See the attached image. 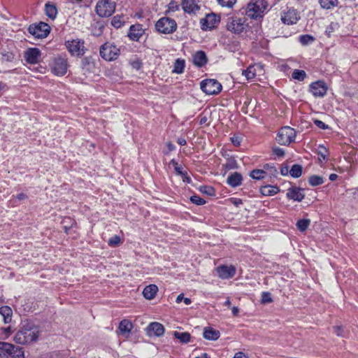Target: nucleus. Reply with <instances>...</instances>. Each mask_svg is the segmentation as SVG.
<instances>
[{
	"instance_id": "f257e3e1",
	"label": "nucleus",
	"mask_w": 358,
	"mask_h": 358,
	"mask_svg": "<svg viewBox=\"0 0 358 358\" xmlns=\"http://www.w3.org/2000/svg\"><path fill=\"white\" fill-rule=\"evenodd\" d=\"M40 334L41 331L37 325L31 321H24L15 334L14 341L20 345L29 344L36 341Z\"/></svg>"
},
{
	"instance_id": "f03ea898",
	"label": "nucleus",
	"mask_w": 358,
	"mask_h": 358,
	"mask_svg": "<svg viewBox=\"0 0 358 358\" xmlns=\"http://www.w3.org/2000/svg\"><path fill=\"white\" fill-rule=\"evenodd\" d=\"M267 6L268 3L266 0H255L247 5L245 14L252 19L262 18Z\"/></svg>"
},
{
	"instance_id": "7ed1b4c3",
	"label": "nucleus",
	"mask_w": 358,
	"mask_h": 358,
	"mask_svg": "<svg viewBox=\"0 0 358 358\" xmlns=\"http://www.w3.org/2000/svg\"><path fill=\"white\" fill-rule=\"evenodd\" d=\"M227 29L235 34H240L248 27L247 18L244 16L234 15L228 18Z\"/></svg>"
},
{
	"instance_id": "20e7f679",
	"label": "nucleus",
	"mask_w": 358,
	"mask_h": 358,
	"mask_svg": "<svg viewBox=\"0 0 358 358\" xmlns=\"http://www.w3.org/2000/svg\"><path fill=\"white\" fill-rule=\"evenodd\" d=\"M100 56L106 61L116 60L120 55V48L113 43L106 42L99 49Z\"/></svg>"
},
{
	"instance_id": "39448f33",
	"label": "nucleus",
	"mask_w": 358,
	"mask_h": 358,
	"mask_svg": "<svg viewBox=\"0 0 358 358\" xmlns=\"http://www.w3.org/2000/svg\"><path fill=\"white\" fill-rule=\"evenodd\" d=\"M115 8V3L111 0H99L95 6V12L100 17H108L114 13Z\"/></svg>"
},
{
	"instance_id": "423d86ee",
	"label": "nucleus",
	"mask_w": 358,
	"mask_h": 358,
	"mask_svg": "<svg viewBox=\"0 0 358 358\" xmlns=\"http://www.w3.org/2000/svg\"><path fill=\"white\" fill-rule=\"evenodd\" d=\"M178 27L175 20L168 17H163L157 20L155 28L159 33L164 34H172L176 31Z\"/></svg>"
},
{
	"instance_id": "0eeeda50",
	"label": "nucleus",
	"mask_w": 358,
	"mask_h": 358,
	"mask_svg": "<svg viewBox=\"0 0 358 358\" xmlns=\"http://www.w3.org/2000/svg\"><path fill=\"white\" fill-rule=\"evenodd\" d=\"M296 134V133L294 129L289 126L283 127L277 134L275 140L280 145H289L294 141Z\"/></svg>"
},
{
	"instance_id": "6e6552de",
	"label": "nucleus",
	"mask_w": 358,
	"mask_h": 358,
	"mask_svg": "<svg viewBox=\"0 0 358 358\" xmlns=\"http://www.w3.org/2000/svg\"><path fill=\"white\" fill-rule=\"evenodd\" d=\"M201 89L208 95L217 94L222 90V85L214 79H207L201 81Z\"/></svg>"
},
{
	"instance_id": "1a4fd4ad",
	"label": "nucleus",
	"mask_w": 358,
	"mask_h": 358,
	"mask_svg": "<svg viewBox=\"0 0 358 358\" xmlns=\"http://www.w3.org/2000/svg\"><path fill=\"white\" fill-rule=\"evenodd\" d=\"M220 22V16L214 13L207 14L200 20L201 28L203 31L211 30Z\"/></svg>"
},
{
	"instance_id": "9d476101",
	"label": "nucleus",
	"mask_w": 358,
	"mask_h": 358,
	"mask_svg": "<svg viewBox=\"0 0 358 358\" xmlns=\"http://www.w3.org/2000/svg\"><path fill=\"white\" fill-rule=\"evenodd\" d=\"M69 52L74 56H82L85 52L84 41L80 39L67 41L65 43Z\"/></svg>"
},
{
	"instance_id": "9b49d317",
	"label": "nucleus",
	"mask_w": 358,
	"mask_h": 358,
	"mask_svg": "<svg viewBox=\"0 0 358 358\" xmlns=\"http://www.w3.org/2000/svg\"><path fill=\"white\" fill-rule=\"evenodd\" d=\"M0 349L8 355V358H24V351L11 343L0 342Z\"/></svg>"
},
{
	"instance_id": "f8f14e48",
	"label": "nucleus",
	"mask_w": 358,
	"mask_h": 358,
	"mask_svg": "<svg viewBox=\"0 0 358 358\" xmlns=\"http://www.w3.org/2000/svg\"><path fill=\"white\" fill-rule=\"evenodd\" d=\"M50 26L45 22L30 25L29 27V33L38 38H45L50 33Z\"/></svg>"
},
{
	"instance_id": "ddd939ff",
	"label": "nucleus",
	"mask_w": 358,
	"mask_h": 358,
	"mask_svg": "<svg viewBox=\"0 0 358 358\" xmlns=\"http://www.w3.org/2000/svg\"><path fill=\"white\" fill-rule=\"evenodd\" d=\"M68 69L67 59L61 57H57L54 59L52 71L54 74L62 76L66 74Z\"/></svg>"
},
{
	"instance_id": "4468645a",
	"label": "nucleus",
	"mask_w": 358,
	"mask_h": 358,
	"mask_svg": "<svg viewBox=\"0 0 358 358\" xmlns=\"http://www.w3.org/2000/svg\"><path fill=\"white\" fill-rule=\"evenodd\" d=\"M310 92L315 97H323L327 92L328 87L324 81L318 80L310 85Z\"/></svg>"
},
{
	"instance_id": "2eb2a0df",
	"label": "nucleus",
	"mask_w": 358,
	"mask_h": 358,
	"mask_svg": "<svg viewBox=\"0 0 358 358\" xmlns=\"http://www.w3.org/2000/svg\"><path fill=\"white\" fill-rule=\"evenodd\" d=\"M299 18L300 17L298 12L293 8H289L286 12H284L281 16L282 22L287 24H296Z\"/></svg>"
},
{
	"instance_id": "dca6fc26",
	"label": "nucleus",
	"mask_w": 358,
	"mask_h": 358,
	"mask_svg": "<svg viewBox=\"0 0 358 358\" xmlns=\"http://www.w3.org/2000/svg\"><path fill=\"white\" fill-rule=\"evenodd\" d=\"M199 3V0H182V8L188 14L195 13L200 9Z\"/></svg>"
},
{
	"instance_id": "f3484780",
	"label": "nucleus",
	"mask_w": 358,
	"mask_h": 358,
	"mask_svg": "<svg viewBox=\"0 0 358 358\" xmlns=\"http://www.w3.org/2000/svg\"><path fill=\"white\" fill-rule=\"evenodd\" d=\"M26 61L29 64H36L41 59V51L38 48H29L24 52Z\"/></svg>"
},
{
	"instance_id": "a211bd4d",
	"label": "nucleus",
	"mask_w": 358,
	"mask_h": 358,
	"mask_svg": "<svg viewBox=\"0 0 358 358\" xmlns=\"http://www.w3.org/2000/svg\"><path fill=\"white\" fill-rule=\"evenodd\" d=\"M217 274L222 279H228L234 277L236 268L233 266H221L217 268Z\"/></svg>"
},
{
	"instance_id": "6ab92c4d",
	"label": "nucleus",
	"mask_w": 358,
	"mask_h": 358,
	"mask_svg": "<svg viewBox=\"0 0 358 358\" xmlns=\"http://www.w3.org/2000/svg\"><path fill=\"white\" fill-rule=\"evenodd\" d=\"M262 66L260 64L250 66L247 69L242 71V75L245 76L247 80L253 79L256 76H260Z\"/></svg>"
},
{
	"instance_id": "aec40b11",
	"label": "nucleus",
	"mask_w": 358,
	"mask_h": 358,
	"mask_svg": "<svg viewBox=\"0 0 358 358\" xmlns=\"http://www.w3.org/2000/svg\"><path fill=\"white\" fill-rule=\"evenodd\" d=\"M147 333L149 336H162L164 333L163 325L159 322H151L146 328Z\"/></svg>"
},
{
	"instance_id": "412c9836",
	"label": "nucleus",
	"mask_w": 358,
	"mask_h": 358,
	"mask_svg": "<svg viewBox=\"0 0 358 358\" xmlns=\"http://www.w3.org/2000/svg\"><path fill=\"white\" fill-rule=\"evenodd\" d=\"M287 196L289 199L301 201L303 199L305 195L303 193L302 189L296 187H292L287 189Z\"/></svg>"
},
{
	"instance_id": "4be33fe9",
	"label": "nucleus",
	"mask_w": 358,
	"mask_h": 358,
	"mask_svg": "<svg viewBox=\"0 0 358 358\" xmlns=\"http://www.w3.org/2000/svg\"><path fill=\"white\" fill-rule=\"evenodd\" d=\"M192 61L194 65L202 67L207 63L206 55L203 51H198L193 55Z\"/></svg>"
},
{
	"instance_id": "5701e85b",
	"label": "nucleus",
	"mask_w": 358,
	"mask_h": 358,
	"mask_svg": "<svg viewBox=\"0 0 358 358\" xmlns=\"http://www.w3.org/2000/svg\"><path fill=\"white\" fill-rule=\"evenodd\" d=\"M242 180V176L239 173L235 172L227 178V182L231 187H235L241 185Z\"/></svg>"
},
{
	"instance_id": "b1692460",
	"label": "nucleus",
	"mask_w": 358,
	"mask_h": 358,
	"mask_svg": "<svg viewBox=\"0 0 358 358\" xmlns=\"http://www.w3.org/2000/svg\"><path fill=\"white\" fill-rule=\"evenodd\" d=\"M203 337L207 340L216 341L219 338L220 333L211 327H206L203 330Z\"/></svg>"
},
{
	"instance_id": "393cba45",
	"label": "nucleus",
	"mask_w": 358,
	"mask_h": 358,
	"mask_svg": "<svg viewBox=\"0 0 358 358\" xmlns=\"http://www.w3.org/2000/svg\"><path fill=\"white\" fill-rule=\"evenodd\" d=\"M157 292L158 287L157 285H150L144 288L143 294L145 299L150 300L155 298Z\"/></svg>"
},
{
	"instance_id": "a878e982",
	"label": "nucleus",
	"mask_w": 358,
	"mask_h": 358,
	"mask_svg": "<svg viewBox=\"0 0 358 358\" xmlns=\"http://www.w3.org/2000/svg\"><path fill=\"white\" fill-rule=\"evenodd\" d=\"M132 328V323L127 320H123L122 321L120 322L119 325V330L120 333L126 336H129Z\"/></svg>"
},
{
	"instance_id": "bb28decb",
	"label": "nucleus",
	"mask_w": 358,
	"mask_h": 358,
	"mask_svg": "<svg viewBox=\"0 0 358 358\" xmlns=\"http://www.w3.org/2000/svg\"><path fill=\"white\" fill-rule=\"evenodd\" d=\"M143 29L139 26L131 25L129 29V37L133 41H138L143 35Z\"/></svg>"
},
{
	"instance_id": "cd10ccee",
	"label": "nucleus",
	"mask_w": 358,
	"mask_h": 358,
	"mask_svg": "<svg viewBox=\"0 0 358 358\" xmlns=\"http://www.w3.org/2000/svg\"><path fill=\"white\" fill-rule=\"evenodd\" d=\"M0 315L3 317L4 323H9L13 315L12 309L7 306H2L0 308Z\"/></svg>"
},
{
	"instance_id": "c85d7f7f",
	"label": "nucleus",
	"mask_w": 358,
	"mask_h": 358,
	"mask_svg": "<svg viewBox=\"0 0 358 358\" xmlns=\"http://www.w3.org/2000/svg\"><path fill=\"white\" fill-rule=\"evenodd\" d=\"M45 11L46 15L51 20H54L56 18L57 15V9L54 4H51L50 3H45Z\"/></svg>"
},
{
	"instance_id": "c756f323",
	"label": "nucleus",
	"mask_w": 358,
	"mask_h": 358,
	"mask_svg": "<svg viewBox=\"0 0 358 358\" xmlns=\"http://www.w3.org/2000/svg\"><path fill=\"white\" fill-rule=\"evenodd\" d=\"M185 69V60L178 59L176 60L174 65H173V69L172 71L173 73L180 74L183 72Z\"/></svg>"
},
{
	"instance_id": "7c9ffc66",
	"label": "nucleus",
	"mask_w": 358,
	"mask_h": 358,
	"mask_svg": "<svg viewBox=\"0 0 358 358\" xmlns=\"http://www.w3.org/2000/svg\"><path fill=\"white\" fill-rule=\"evenodd\" d=\"M303 167L300 164H294L290 170L289 174L294 178H299L302 174Z\"/></svg>"
},
{
	"instance_id": "2f4dec72",
	"label": "nucleus",
	"mask_w": 358,
	"mask_h": 358,
	"mask_svg": "<svg viewBox=\"0 0 358 358\" xmlns=\"http://www.w3.org/2000/svg\"><path fill=\"white\" fill-rule=\"evenodd\" d=\"M124 24V17L121 15H115L111 20V25L115 28H120Z\"/></svg>"
},
{
	"instance_id": "473e14b6",
	"label": "nucleus",
	"mask_w": 358,
	"mask_h": 358,
	"mask_svg": "<svg viewBox=\"0 0 358 358\" xmlns=\"http://www.w3.org/2000/svg\"><path fill=\"white\" fill-rule=\"evenodd\" d=\"M319 2L322 8L325 9H331L338 3V0H319Z\"/></svg>"
},
{
	"instance_id": "72a5a7b5",
	"label": "nucleus",
	"mask_w": 358,
	"mask_h": 358,
	"mask_svg": "<svg viewBox=\"0 0 358 358\" xmlns=\"http://www.w3.org/2000/svg\"><path fill=\"white\" fill-rule=\"evenodd\" d=\"M174 336L179 339L181 343H187L189 341L190 334L187 332H178L175 331L173 333Z\"/></svg>"
},
{
	"instance_id": "f704fd0d",
	"label": "nucleus",
	"mask_w": 358,
	"mask_h": 358,
	"mask_svg": "<svg viewBox=\"0 0 358 358\" xmlns=\"http://www.w3.org/2000/svg\"><path fill=\"white\" fill-rule=\"evenodd\" d=\"M267 173L265 171L262 169H255L251 171L250 176L253 179L261 180L264 178L266 176Z\"/></svg>"
},
{
	"instance_id": "c9c22d12",
	"label": "nucleus",
	"mask_w": 358,
	"mask_h": 358,
	"mask_svg": "<svg viewBox=\"0 0 358 358\" xmlns=\"http://www.w3.org/2000/svg\"><path fill=\"white\" fill-rule=\"evenodd\" d=\"M292 77L294 80L303 81L306 78V73L303 70L295 69L292 74Z\"/></svg>"
},
{
	"instance_id": "e433bc0d",
	"label": "nucleus",
	"mask_w": 358,
	"mask_h": 358,
	"mask_svg": "<svg viewBox=\"0 0 358 358\" xmlns=\"http://www.w3.org/2000/svg\"><path fill=\"white\" fill-rule=\"evenodd\" d=\"M310 223L308 219H301L296 222V227L301 231H305Z\"/></svg>"
},
{
	"instance_id": "4c0bfd02",
	"label": "nucleus",
	"mask_w": 358,
	"mask_h": 358,
	"mask_svg": "<svg viewBox=\"0 0 358 358\" xmlns=\"http://www.w3.org/2000/svg\"><path fill=\"white\" fill-rule=\"evenodd\" d=\"M308 182L310 185L312 186H317L323 184L324 180L323 178L321 176L313 175L310 176Z\"/></svg>"
},
{
	"instance_id": "58836bf2",
	"label": "nucleus",
	"mask_w": 358,
	"mask_h": 358,
	"mask_svg": "<svg viewBox=\"0 0 358 358\" xmlns=\"http://www.w3.org/2000/svg\"><path fill=\"white\" fill-rule=\"evenodd\" d=\"M217 3L222 7L232 8L236 3V0H217Z\"/></svg>"
},
{
	"instance_id": "ea45409f",
	"label": "nucleus",
	"mask_w": 358,
	"mask_h": 358,
	"mask_svg": "<svg viewBox=\"0 0 358 358\" xmlns=\"http://www.w3.org/2000/svg\"><path fill=\"white\" fill-rule=\"evenodd\" d=\"M313 41H314V37L309 34L301 35L299 37V41L303 45H308V44L312 43Z\"/></svg>"
},
{
	"instance_id": "a19ab883",
	"label": "nucleus",
	"mask_w": 358,
	"mask_h": 358,
	"mask_svg": "<svg viewBox=\"0 0 358 358\" xmlns=\"http://www.w3.org/2000/svg\"><path fill=\"white\" fill-rule=\"evenodd\" d=\"M108 243L110 247H116L119 245V244L120 243V236L117 235H115L108 240Z\"/></svg>"
},
{
	"instance_id": "79ce46f5",
	"label": "nucleus",
	"mask_w": 358,
	"mask_h": 358,
	"mask_svg": "<svg viewBox=\"0 0 358 358\" xmlns=\"http://www.w3.org/2000/svg\"><path fill=\"white\" fill-rule=\"evenodd\" d=\"M190 201L198 206L203 205L206 201L204 199L197 195H193L190 197Z\"/></svg>"
},
{
	"instance_id": "37998d69",
	"label": "nucleus",
	"mask_w": 358,
	"mask_h": 358,
	"mask_svg": "<svg viewBox=\"0 0 358 358\" xmlns=\"http://www.w3.org/2000/svg\"><path fill=\"white\" fill-rule=\"evenodd\" d=\"M179 10V5L173 0L171 1L168 5L166 13L176 12Z\"/></svg>"
},
{
	"instance_id": "c03bdc74",
	"label": "nucleus",
	"mask_w": 358,
	"mask_h": 358,
	"mask_svg": "<svg viewBox=\"0 0 358 358\" xmlns=\"http://www.w3.org/2000/svg\"><path fill=\"white\" fill-rule=\"evenodd\" d=\"M273 155L276 157H282L285 155V150L278 147H273L272 149Z\"/></svg>"
},
{
	"instance_id": "a18cd8bd",
	"label": "nucleus",
	"mask_w": 358,
	"mask_h": 358,
	"mask_svg": "<svg viewBox=\"0 0 358 358\" xmlns=\"http://www.w3.org/2000/svg\"><path fill=\"white\" fill-rule=\"evenodd\" d=\"M170 164L174 166V169L177 172L178 174H179V175L183 174L182 166H180L175 159H172L170 162Z\"/></svg>"
},
{
	"instance_id": "49530a36",
	"label": "nucleus",
	"mask_w": 358,
	"mask_h": 358,
	"mask_svg": "<svg viewBox=\"0 0 358 358\" xmlns=\"http://www.w3.org/2000/svg\"><path fill=\"white\" fill-rule=\"evenodd\" d=\"M231 141L235 146H239L242 141V137L240 135H234L231 138Z\"/></svg>"
},
{
	"instance_id": "de8ad7c7",
	"label": "nucleus",
	"mask_w": 358,
	"mask_h": 358,
	"mask_svg": "<svg viewBox=\"0 0 358 358\" xmlns=\"http://www.w3.org/2000/svg\"><path fill=\"white\" fill-rule=\"evenodd\" d=\"M182 301H184V303L186 304V305H189L191 303V299H189V298H185L183 296V294H179L177 298H176V303H180Z\"/></svg>"
},
{
	"instance_id": "09e8293b",
	"label": "nucleus",
	"mask_w": 358,
	"mask_h": 358,
	"mask_svg": "<svg viewBox=\"0 0 358 358\" xmlns=\"http://www.w3.org/2000/svg\"><path fill=\"white\" fill-rule=\"evenodd\" d=\"M10 334V328L6 327V328H2L0 330V338H6Z\"/></svg>"
},
{
	"instance_id": "8fccbe9b",
	"label": "nucleus",
	"mask_w": 358,
	"mask_h": 358,
	"mask_svg": "<svg viewBox=\"0 0 358 358\" xmlns=\"http://www.w3.org/2000/svg\"><path fill=\"white\" fill-rule=\"evenodd\" d=\"M320 149L321 150L318 152L319 160H325L327 158L326 153L327 152V150L324 147L320 148Z\"/></svg>"
},
{
	"instance_id": "3c124183",
	"label": "nucleus",
	"mask_w": 358,
	"mask_h": 358,
	"mask_svg": "<svg viewBox=\"0 0 358 358\" xmlns=\"http://www.w3.org/2000/svg\"><path fill=\"white\" fill-rule=\"evenodd\" d=\"M199 189H200L201 192H202L203 193H206V194H207L208 195H212L213 194V189L211 187L201 186Z\"/></svg>"
},
{
	"instance_id": "603ef678",
	"label": "nucleus",
	"mask_w": 358,
	"mask_h": 358,
	"mask_svg": "<svg viewBox=\"0 0 358 358\" xmlns=\"http://www.w3.org/2000/svg\"><path fill=\"white\" fill-rule=\"evenodd\" d=\"M315 124L320 129H326L328 128V125H327L324 122L319 120H314Z\"/></svg>"
},
{
	"instance_id": "864d4df0",
	"label": "nucleus",
	"mask_w": 358,
	"mask_h": 358,
	"mask_svg": "<svg viewBox=\"0 0 358 358\" xmlns=\"http://www.w3.org/2000/svg\"><path fill=\"white\" fill-rule=\"evenodd\" d=\"M268 302V292H264L262 294L261 303L265 304Z\"/></svg>"
},
{
	"instance_id": "5fc2aeb1",
	"label": "nucleus",
	"mask_w": 358,
	"mask_h": 358,
	"mask_svg": "<svg viewBox=\"0 0 358 358\" xmlns=\"http://www.w3.org/2000/svg\"><path fill=\"white\" fill-rule=\"evenodd\" d=\"M289 168L288 166H282L280 168V173L282 176H287L289 173Z\"/></svg>"
},
{
	"instance_id": "6e6d98bb",
	"label": "nucleus",
	"mask_w": 358,
	"mask_h": 358,
	"mask_svg": "<svg viewBox=\"0 0 358 358\" xmlns=\"http://www.w3.org/2000/svg\"><path fill=\"white\" fill-rule=\"evenodd\" d=\"M280 192L279 188L277 186L270 185V196L275 195Z\"/></svg>"
},
{
	"instance_id": "4d7b16f0",
	"label": "nucleus",
	"mask_w": 358,
	"mask_h": 358,
	"mask_svg": "<svg viewBox=\"0 0 358 358\" xmlns=\"http://www.w3.org/2000/svg\"><path fill=\"white\" fill-rule=\"evenodd\" d=\"M334 331L338 336H343L341 327H340V326L334 327Z\"/></svg>"
},
{
	"instance_id": "13d9d810",
	"label": "nucleus",
	"mask_w": 358,
	"mask_h": 358,
	"mask_svg": "<svg viewBox=\"0 0 358 358\" xmlns=\"http://www.w3.org/2000/svg\"><path fill=\"white\" fill-rule=\"evenodd\" d=\"M234 358H247V356L243 352H238L235 354Z\"/></svg>"
},
{
	"instance_id": "bf43d9fd",
	"label": "nucleus",
	"mask_w": 358,
	"mask_h": 358,
	"mask_svg": "<svg viewBox=\"0 0 358 358\" xmlns=\"http://www.w3.org/2000/svg\"><path fill=\"white\" fill-rule=\"evenodd\" d=\"M261 193L264 195H268V189L267 186L262 187L260 189Z\"/></svg>"
},
{
	"instance_id": "052dcab7",
	"label": "nucleus",
	"mask_w": 358,
	"mask_h": 358,
	"mask_svg": "<svg viewBox=\"0 0 358 358\" xmlns=\"http://www.w3.org/2000/svg\"><path fill=\"white\" fill-rule=\"evenodd\" d=\"M16 198L19 200H24L27 198V196L24 193H20L16 196Z\"/></svg>"
},
{
	"instance_id": "680f3d73",
	"label": "nucleus",
	"mask_w": 358,
	"mask_h": 358,
	"mask_svg": "<svg viewBox=\"0 0 358 358\" xmlns=\"http://www.w3.org/2000/svg\"><path fill=\"white\" fill-rule=\"evenodd\" d=\"M183 177V180L187 182L188 183L190 182L191 179L189 177L187 176L186 173H183V174L181 175Z\"/></svg>"
},
{
	"instance_id": "e2e57ef3",
	"label": "nucleus",
	"mask_w": 358,
	"mask_h": 358,
	"mask_svg": "<svg viewBox=\"0 0 358 358\" xmlns=\"http://www.w3.org/2000/svg\"><path fill=\"white\" fill-rule=\"evenodd\" d=\"M231 310H232V313L234 316H236L239 312V309L238 308V307L236 306H234L232 308H231Z\"/></svg>"
},
{
	"instance_id": "0e129e2a",
	"label": "nucleus",
	"mask_w": 358,
	"mask_h": 358,
	"mask_svg": "<svg viewBox=\"0 0 358 358\" xmlns=\"http://www.w3.org/2000/svg\"><path fill=\"white\" fill-rule=\"evenodd\" d=\"M0 358H8V355L1 349H0Z\"/></svg>"
},
{
	"instance_id": "69168bd1",
	"label": "nucleus",
	"mask_w": 358,
	"mask_h": 358,
	"mask_svg": "<svg viewBox=\"0 0 358 358\" xmlns=\"http://www.w3.org/2000/svg\"><path fill=\"white\" fill-rule=\"evenodd\" d=\"M337 178H338V176L335 173H331L329 176V180L331 181H334L335 180H336Z\"/></svg>"
},
{
	"instance_id": "338daca9",
	"label": "nucleus",
	"mask_w": 358,
	"mask_h": 358,
	"mask_svg": "<svg viewBox=\"0 0 358 358\" xmlns=\"http://www.w3.org/2000/svg\"><path fill=\"white\" fill-rule=\"evenodd\" d=\"M178 143L181 145H184L186 144V141L184 138H180L178 139Z\"/></svg>"
},
{
	"instance_id": "774afa93",
	"label": "nucleus",
	"mask_w": 358,
	"mask_h": 358,
	"mask_svg": "<svg viewBox=\"0 0 358 358\" xmlns=\"http://www.w3.org/2000/svg\"><path fill=\"white\" fill-rule=\"evenodd\" d=\"M195 358H210L209 356L208 355V354L206 353H203L201 356L199 357H196Z\"/></svg>"
}]
</instances>
